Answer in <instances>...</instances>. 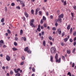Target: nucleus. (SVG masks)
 <instances>
[{"mask_svg": "<svg viewBox=\"0 0 76 76\" xmlns=\"http://www.w3.org/2000/svg\"><path fill=\"white\" fill-rule=\"evenodd\" d=\"M58 54H56L55 57V58L56 60V62L58 63H60L61 62V58H59V59H58Z\"/></svg>", "mask_w": 76, "mask_h": 76, "instance_id": "obj_1", "label": "nucleus"}, {"mask_svg": "<svg viewBox=\"0 0 76 76\" xmlns=\"http://www.w3.org/2000/svg\"><path fill=\"white\" fill-rule=\"evenodd\" d=\"M50 51L51 53L53 54H55L57 50H56V48L55 47H52L50 48Z\"/></svg>", "mask_w": 76, "mask_h": 76, "instance_id": "obj_2", "label": "nucleus"}, {"mask_svg": "<svg viewBox=\"0 0 76 76\" xmlns=\"http://www.w3.org/2000/svg\"><path fill=\"white\" fill-rule=\"evenodd\" d=\"M34 21H35L34 19H32L30 22V23L31 26L32 28L34 27L35 28V26L34 24Z\"/></svg>", "mask_w": 76, "mask_h": 76, "instance_id": "obj_3", "label": "nucleus"}, {"mask_svg": "<svg viewBox=\"0 0 76 76\" xmlns=\"http://www.w3.org/2000/svg\"><path fill=\"white\" fill-rule=\"evenodd\" d=\"M19 1L20 2V4L21 5L22 7H24L25 6V2L23 1H21L20 0H19Z\"/></svg>", "mask_w": 76, "mask_h": 76, "instance_id": "obj_4", "label": "nucleus"}, {"mask_svg": "<svg viewBox=\"0 0 76 76\" xmlns=\"http://www.w3.org/2000/svg\"><path fill=\"white\" fill-rule=\"evenodd\" d=\"M6 58L7 61H9L10 60V57L8 55L6 56Z\"/></svg>", "mask_w": 76, "mask_h": 76, "instance_id": "obj_5", "label": "nucleus"}, {"mask_svg": "<svg viewBox=\"0 0 76 76\" xmlns=\"http://www.w3.org/2000/svg\"><path fill=\"white\" fill-rule=\"evenodd\" d=\"M14 70L15 73H18L19 71V68H18L16 70V69H14Z\"/></svg>", "mask_w": 76, "mask_h": 76, "instance_id": "obj_6", "label": "nucleus"}, {"mask_svg": "<svg viewBox=\"0 0 76 76\" xmlns=\"http://www.w3.org/2000/svg\"><path fill=\"white\" fill-rule=\"evenodd\" d=\"M70 65H71V66L72 67H74L75 66V63H73L72 64V62H70Z\"/></svg>", "mask_w": 76, "mask_h": 76, "instance_id": "obj_7", "label": "nucleus"}, {"mask_svg": "<svg viewBox=\"0 0 76 76\" xmlns=\"http://www.w3.org/2000/svg\"><path fill=\"white\" fill-rule=\"evenodd\" d=\"M24 14H25V15L26 16V18H28V17H29L28 14V13H27V12H24Z\"/></svg>", "mask_w": 76, "mask_h": 76, "instance_id": "obj_8", "label": "nucleus"}, {"mask_svg": "<svg viewBox=\"0 0 76 76\" xmlns=\"http://www.w3.org/2000/svg\"><path fill=\"white\" fill-rule=\"evenodd\" d=\"M63 17H64V15L63 14L59 16V18H63Z\"/></svg>", "mask_w": 76, "mask_h": 76, "instance_id": "obj_9", "label": "nucleus"}, {"mask_svg": "<svg viewBox=\"0 0 76 76\" xmlns=\"http://www.w3.org/2000/svg\"><path fill=\"white\" fill-rule=\"evenodd\" d=\"M50 61L51 62H53V56H50Z\"/></svg>", "mask_w": 76, "mask_h": 76, "instance_id": "obj_10", "label": "nucleus"}, {"mask_svg": "<svg viewBox=\"0 0 76 76\" xmlns=\"http://www.w3.org/2000/svg\"><path fill=\"white\" fill-rule=\"evenodd\" d=\"M28 47H27L24 49V50L25 51H27L28 52Z\"/></svg>", "mask_w": 76, "mask_h": 76, "instance_id": "obj_11", "label": "nucleus"}, {"mask_svg": "<svg viewBox=\"0 0 76 76\" xmlns=\"http://www.w3.org/2000/svg\"><path fill=\"white\" fill-rule=\"evenodd\" d=\"M61 18H59L58 19V21L60 23H61Z\"/></svg>", "mask_w": 76, "mask_h": 76, "instance_id": "obj_12", "label": "nucleus"}, {"mask_svg": "<svg viewBox=\"0 0 76 76\" xmlns=\"http://www.w3.org/2000/svg\"><path fill=\"white\" fill-rule=\"evenodd\" d=\"M23 30H21L20 31V35H22V34H23Z\"/></svg>", "mask_w": 76, "mask_h": 76, "instance_id": "obj_13", "label": "nucleus"}, {"mask_svg": "<svg viewBox=\"0 0 76 76\" xmlns=\"http://www.w3.org/2000/svg\"><path fill=\"white\" fill-rule=\"evenodd\" d=\"M46 45V42H45V40H44L43 41V46H45Z\"/></svg>", "mask_w": 76, "mask_h": 76, "instance_id": "obj_14", "label": "nucleus"}, {"mask_svg": "<svg viewBox=\"0 0 76 76\" xmlns=\"http://www.w3.org/2000/svg\"><path fill=\"white\" fill-rule=\"evenodd\" d=\"M66 53L67 54H70V50H66Z\"/></svg>", "mask_w": 76, "mask_h": 76, "instance_id": "obj_15", "label": "nucleus"}, {"mask_svg": "<svg viewBox=\"0 0 76 76\" xmlns=\"http://www.w3.org/2000/svg\"><path fill=\"white\" fill-rule=\"evenodd\" d=\"M70 29V25H69L67 27V29L68 30H69Z\"/></svg>", "mask_w": 76, "mask_h": 76, "instance_id": "obj_16", "label": "nucleus"}, {"mask_svg": "<svg viewBox=\"0 0 76 76\" xmlns=\"http://www.w3.org/2000/svg\"><path fill=\"white\" fill-rule=\"evenodd\" d=\"M72 31H73V28H71L70 29V31H69V32L70 34H72Z\"/></svg>", "mask_w": 76, "mask_h": 76, "instance_id": "obj_17", "label": "nucleus"}, {"mask_svg": "<svg viewBox=\"0 0 76 76\" xmlns=\"http://www.w3.org/2000/svg\"><path fill=\"white\" fill-rule=\"evenodd\" d=\"M43 26L44 27V28H47V23H44L43 25Z\"/></svg>", "mask_w": 76, "mask_h": 76, "instance_id": "obj_18", "label": "nucleus"}, {"mask_svg": "<svg viewBox=\"0 0 76 76\" xmlns=\"http://www.w3.org/2000/svg\"><path fill=\"white\" fill-rule=\"evenodd\" d=\"M4 18H2L1 20V22H2V23H3V22H4Z\"/></svg>", "mask_w": 76, "mask_h": 76, "instance_id": "obj_19", "label": "nucleus"}, {"mask_svg": "<svg viewBox=\"0 0 76 76\" xmlns=\"http://www.w3.org/2000/svg\"><path fill=\"white\" fill-rule=\"evenodd\" d=\"M12 50H13V51H16V50H18V49H17L16 48H12Z\"/></svg>", "mask_w": 76, "mask_h": 76, "instance_id": "obj_20", "label": "nucleus"}, {"mask_svg": "<svg viewBox=\"0 0 76 76\" xmlns=\"http://www.w3.org/2000/svg\"><path fill=\"white\" fill-rule=\"evenodd\" d=\"M38 9H36V10L35 12V15H37L38 14Z\"/></svg>", "mask_w": 76, "mask_h": 76, "instance_id": "obj_21", "label": "nucleus"}, {"mask_svg": "<svg viewBox=\"0 0 76 76\" xmlns=\"http://www.w3.org/2000/svg\"><path fill=\"white\" fill-rule=\"evenodd\" d=\"M31 14H32V15L34 14V10H31Z\"/></svg>", "mask_w": 76, "mask_h": 76, "instance_id": "obj_22", "label": "nucleus"}, {"mask_svg": "<svg viewBox=\"0 0 76 76\" xmlns=\"http://www.w3.org/2000/svg\"><path fill=\"white\" fill-rule=\"evenodd\" d=\"M67 75H69V76H72V74L70 72H69L67 74Z\"/></svg>", "mask_w": 76, "mask_h": 76, "instance_id": "obj_23", "label": "nucleus"}, {"mask_svg": "<svg viewBox=\"0 0 76 76\" xmlns=\"http://www.w3.org/2000/svg\"><path fill=\"white\" fill-rule=\"evenodd\" d=\"M43 23H44V20L42 19L40 21V24H42Z\"/></svg>", "mask_w": 76, "mask_h": 76, "instance_id": "obj_24", "label": "nucleus"}, {"mask_svg": "<svg viewBox=\"0 0 76 76\" xmlns=\"http://www.w3.org/2000/svg\"><path fill=\"white\" fill-rule=\"evenodd\" d=\"M62 60H63L64 61H65V57H64V56H62Z\"/></svg>", "mask_w": 76, "mask_h": 76, "instance_id": "obj_25", "label": "nucleus"}, {"mask_svg": "<svg viewBox=\"0 0 76 76\" xmlns=\"http://www.w3.org/2000/svg\"><path fill=\"white\" fill-rule=\"evenodd\" d=\"M68 40V38H66L64 39V42H67Z\"/></svg>", "mask_w": 76, "mask_h": 76, "instance_id": "obj_26", "label": "nucleus"}, {"mask_svg": "<svg viewBox=\"0 0 76 76\" xmlns=\"http://www.w3.org/2000/svg\"><path fill=\"white\" fill-rule=\"evenodd\" d=\"M64 35H65V33L64 32H63L62 34L61 37H63L64 36Z\"/></svg>", "mask_w": 76, "mask_h": 76, "instance_id": "obj_27", "label": "nucleus"}, {"mask_svg": "<svg viewBox=\"0 0 76 76\" xmlns=\"http://www.w3.org/2000/svg\"><path fill=\"white\" fill-rule=\"evenodd\" d=\"M75 50H76V48H74L73 50L72 51V53H75Z\"/></svg>", "mask_w": 76, "mask_h": 76, "instance_id": "obj_28", "label": "nucleus"}, {"mask_svg": "<svg viewBox=\"0 0 76 76\" xmlns=\"http://www.w3.org/2000/svg\"><path fill=\"white\" fill-rule=\"evenodd\" d=\"M7 32L8 34H11V31H10V30L9 29L7 30Z\"/></svg>", "mask_w": 76, "mask_h": 76, "instance_id": "obj_29", "label": "nucleus"}, {"mask_svg": "<svg viewBox=\"0 0 76 76\" xmlns=\"http://www.w3.org/2000/svg\"><path fill=\"white\" fill-rule=\"evenodd\" d=\"M43 20H46V18L45 16H43V19H42Z\"/></svg>", "mask_w": 76, "mask_h": 76, "instance_id": "obj_30", "label": "nucleus"}, {"mask_svg": "<svg viewBox=\"0 0 76 76\" xmlns=\"http://www.w3.org/2000/svg\"><path fill=\"white\" fill-rule=\"evenodd\" d=\"M58 35H61V31L60 30L59 31H58Z\"/></svg>", "mask_w": 76, "mask_h": 76, "instance_id": "obj_31", "label": "nucleus"}, {"mask_svg": "<svg viewBox=\"0 0 76 76\" xmlns=\"http://www.w3.org/2000/svg\"><path fill=\"white\" fill-rule=\"evenodd\" d=\"M22 60H24L25 59V57L23 56L22 57Z\"/></svg>", "mask_w": 76, "mask_h": 76, "instance_id": "obj_32", "label": "nucleus"}, {"mask_svg": "<svg viewBox=\"0 0 76 76\" xmlns=\"http://www.w3.org/2000/svg\"><path fill=\"white\" fill-rule=\"evenodd\" d=\"M52 30H53V31H56V28L55 27H53Z\"/></svg>", "mask_w": 76, "mask_h": 76, "instance_id": "obj_33", "label": "nucleus"}, {"mask_svg": "<svg viewBox=\"0 0 76 76\" xmlns=\"http://www.w3.org/2000/svg\"><path fill=\"white\" fill-rule=\"evenodd\" d=\"M67 4V3H66V1H65L64 2V6H66Z\"/></svg>", "mask_w": 76, "mask_h": 76, "instance_id": "obj_34", "label": "nucleus"}, {"mask_svg": "<svg viewBox=\"0 0 76 76\" xmlns=\"http://www.w3.org/2000/svg\"><path fill=\"white\" fill-rule=\"evenodd\" d=\"M73 35L74 36H76V31H75L74 32Z\"/></svg>", "mask_w": 76, "mask_h": 76, "instance_id": "obj_35", "label": "nucleus"}, {"mask_svg": "<svg viewBox=\"0 0 76 76\" xmlns=\"http://www.w3.org/2000/svg\"><path fill=\"white\" fill-rule=\"evenodd\" d=\"M11 5L12 6H14L15 5V3H12Z\"/></svg>", "mask_w": 76, "mask_h": 76, "instance_id": "obj_36", "label": "nucleus"}, {"mask_svg": "<svg viewBox=\"0 0 76 76\" xmlns=\"http://www.w3.org/2000/svg\"><path fill=\"white\" fill-rule=\"evenodd\" d=\"M14 45L15 46H17L18 44H17V43H16V42H14Z\"/></svg>", "mask_w": 76, "mask_h": 76, "instance_id": "obj_37", "label": "nucleus"}, {"mask_svg": "<svg viewBox=\"0 0 76 76\" xmlns=\"http://www.w3.org/2000/svg\"><path fill=\"white\" fill-rule=\"evenodd\" d=\"M37 30L38 31V32H40V31H41V28H37Z\"/></svg>", "mask_w": 76, "mask_h": 76, "instance_id": "obj_38", "label": "nucleus"}, {"mask_svg": "<svg viewBox=\"0 0 76 76\" xmlns=\"http://www.w3.org/2000/svg\"><path fill=\"white\" fill-rule=\"evenodd\" d=\"M39 15H40V16H41V15H42V12L41 11H39Z\"/></svg>", "mask_w": 76, "mask_h": 76, "instance_id": "obj_39", "label": "nucleus"}, {"mask_svg": "<svg viewBox=\"0 0 76 76\" xmlns=\"http://www.w3.org/2000/svg\"><path fill=\"white\" fill-rule=\"evenodd\" d=\"M71 16H72V18H73V17H74V15H74V13L72 12L71 13Z\"/></svg>", "mask_w": 76, "mask_h": 76, "instance_id": "obj_40", "label": "nucleus"}, {"mask_svg": "<svg viewBox=\"0 0 76 76\" xmlns=\"http://www.w3.org/2000/svg\"><path fill=\"white\" fill-rule=\"evenodd\" d=\"M24 64V61L22 62L20 64V65L22 66V65H23Z\"/></svg>", "mask_w": 76, "mask_h": 76, "instance_id": "obj_41", "label": "nucleus"}, {"mask_svg": "<svg viewBox=\"0 0 76 76\" xmlns=\"http://www.w3.org/2000/svg\"><path fill=\"white\" fill-rule=\"evenodd\" d=\"M73 7L74 9V10H76V6H75V5Z\"/></svg>", "mask_w": 76, "mask_h": 76, "instance_id": "obj_42", "label": "nucleus"}, {"mask_svg": "<svg viewBox=\"0 0 76 76\" xmlns=\"http://www.w3.org/2000/svg\"><path fill=\"white\" fill-rule=\"evenodd\" d=\"M5 11L6 12H7V7H5Z\"/></svg>", "mask_w": 76, "mask_h": 76, "instance_id": "obj_43", "label": "nucleus"}, {"mask_svg": "<svg viewBox=\"0 0 76 76\" xmlns=\"http://www.w3.org/2000/svg\"><path fill=\"white\" fill-rule=\"evenodd\" d=\"M32 70L33 72H35V69L34 68H33L32 69Z\"/></svg>", "mask_w": 76, "mask_h": 76, "instance_id": "obj_44", "label": "nucleus"}, {"mask_svg": "<svg viewBox=\"0 0 76 76\" xmlns=\"http://www.w3.org/2000/svg\"><path fill=\"white\" fill-rule=\"evenodd\" d=\"M69 41L71 42H73V39H69Z\"/></svg>", "mask_w": 76, "mask_h": 76, "instance_id": "obj_45", "label": "nucleus"}, {"mask_svg": "<svg viewBox=\"0 0 76 76\" xmlns=\"http://www.w3.org/2000/svg\"><path fill=\"white\" fill-rule=\"evenodd\" d=\"M4 41L3 40H1L0 41V42L1 44H3Z\"/></svg>", "mask_w": 76, "mask_h": 76, "instance_id": "obj_46", "label": "nucleus"}, {"mask_svg": "<svg viewBox=\"0 0 76 76\" xmlns=\"http://www.w3.org/2000/svg\"><path fill=\"white\" fill-rule=\"evenodd\" d=\"M61 45L62 46H64V43H63V42H61Z\"/></svg>", "mask_w": 76, "mask_h": 76, "instance_id": "obj_47", "label": "nucleus"}, {"mask_svg": "<svg viewBox=\"0 0 76 76\" xmlns=\"http://www.w3.org/2000/svg\"><path fill=\"white\" fill-rule=\"evenodd\" d=\"M27 53H29V54H31V51H30V50H28L27 51Z\"/></svg>", "mask_w": 76, "mask_h": 76, "instance_id": "obj_48", "label": "nucleus"}, {"mask_svg": "<svg viewBox=\"0 0 76 76\" xmlns=\"http://www.w3.org/2000/svg\"><path fill=\"white\" fill-rule=\"evenodd\" d=\"M22 19H23V20H24V21H25V17H22Z\"/></svg>", "mask_w": 76, "mask_h": 76, "instance_id": "obj_49", "label": "nucleus"}, {"mask_svg": "<svg viewBox=\"0 0 76 76\" xmlns=\"http://www.w3.org/2000/svg\"><path fill=\"white\" fill-rule=\"evenodd\" d=\"M23 39H24V41H26V38L25 37H24Z\"/></svg>", "mask_w": 76, "mask_h": 76, "instance_id": "obj_50", "label": "nucleus"}, {"mask_svg": "<svg viewBox=\"0 0 76 76\" xmlns=\"http://www.w3.org/2000/svg\"><path fill=\"white\" fill-rule=\"evenodd\" d=\"M15 41H18V38L17 37H15Z\"/></svg>", "mask_w": 76, "mask_h": 76, "instance_id": "obj_51", "label": "nucleus"}, {"mask_svg": "<svg viewBox=\"0 0 76 76\" xmlns=\"http://www.w3.org/2000/svg\"><path fill=\"white\" fill-rule=\"evenodd\" d=\"M49 39H50V40H52V37H51V36H50V37H49Z\"/></svg>", "mask_w": 76, "mask_h": 76, "instance_id": "obj_52", "label": "nucleus"}, {"mask_svg": "<svg viewBox=\"0 0 76 76\" xmlns=\"http://www.w3.org/2000/svg\"><path fill=\"white\" fill-rule=\"evenodd\" d=\"M50 18L51 19H53V15H51L50 16Z\"/></svg>", "mask_w": 76, "mask_h": 76, "instance_id": "obj_53", "label": "nucleus"}, {"mask_svg": "<svg viewBox=\"0 0 76 76\" xmlns=\"http://www.w3.org/2000/svg\"><path fill=\"white\" fill-rule=\"evenodd\" d=\"M13 71H11L10 72V75H13Z\"/></svg>", "mask_w": 76, "mask_h": 76, "instance_id": "obj_54", "label": "nucleus"}, {"mask_svg": "<svg viewBox=\"0 0 76 76\" xmlns=\"http://www.w3.org/2000/svg\"><path fill=\"white\" fill-rule=\"evenodd\" d=\"M55 26L57 27V26H58V23H57V22H56L55 24Z\"/></svg>", "mask_w": 76, "mask_h": 76, "instance_id": "obj_55", "label": "nucleus"}, {"mask_svg": "<svg viewBox=\"0 0 76 76\" xmlns=\"http://www.w3.org/2000/svg\"><path fill=\"white\" fill-rule=\"evenodd\" d=\"M15 76H19V73H17L15 75Z\"/></svg>", "mask_w": 76, "mask_h": 76, "instance_id": "obj_56", "label": "nucleus"}, {"mask_svg": "<svg viewBox=\"0 0 76 76\" xmlns=\"http://www.w3.org/2000/svg\"><path fill=\"white\" fill-rule=\"evenodd\" d=\"M73 45L74 46H75V45H76V42H74V43H73Z\"/></svg>", "mask_w": 76, "mask_h": 76, "instance_id": "obj_57", "label": "nucleus"}, {"mask_svg": "<svg viewBox=\"0 0 76 76\" xmlns=\"http://www.w3.org/2000/svg\"><path fill=\"white\" fill-rule=\"evenodd\" d=\"M41 33L42 36H43V35H44V31H42Z\"/></svg>", "mask_w": 76, "mask_h": 76, "instance_id": "obj_58", "label": "nucleus"}, {"mask_svg": "<svg viewBox=\"0 0 76 76\" xmlns=\"http://www.w3.org/2000/svg\"><path fill=\"white\" fill-rule=\"evenodd\" d=\"M3 45H4L3 46V48H5V47H6V45H4V43H3Z\"/></svg>", "mask_w": 76, "mask_h": 76, "instance_id": "obj_59", "label": "nucleus"}, {"mask_svg": "<svg viewBox=\"0 0 76 76\" xmlns=\"http://www.w3.org/2000/svg\"><path fill=\"white\" fill-rule=\"evenodd\" d=\"M47 29H48V30H50V27L49 26H48L47 27Z\"/></svg>", "mask_w": 76, "mask_h": 76, "instance_id": "obj_60", "label": "nucleus"}, {"mask_svg": "<svg viewBox=\"0 0 76 76\" xmlns=\"http://www.w3.org/2000/svg\"><path fill=\"white\" fill-rule=\"evenodd\" d=\"M41 27V25H40V24H39L38 26V27L37 28H40V27Z\"/></svg>", "mask_w": 76, "mask_h": 76, "instance_id": "obj_61", "label": "nucleus"}, {"mask_svg": "<svg viewBox=\"0 0 76 76\" xmlns=\"http://www.w3.org/2000/svg\"><path fill=\"white\" fill-rule=\"evenodd\" d=\"M42 35V34H41V33H39V37H41Z\"/></svg>", "mask_w": 76, "mask_h": 76, "instance_id": "obj_62", "label": "nucleus"}, {"mask_svg": "<svg viewBox=\"0 0 76 76\" xmlns=\"http://www.w3.org/2000/svg\"><path fill=\"white\" fill-rule=\"evenodd\" d=\"M41 29H44V27L43 26H41Z\"/></svg>", "mask_w": 76, "mask_h": 76, "instance_id": "obj_63", "label": "nucleus"}, {"mask_svg": "<svg viewBox=\"0 0 76 76\" xmlns=\"http://www.w3.org/2000/svg\"><path fill=\"white\" fill-rule=\"evenodd\" d=\"M76 40V37H75V38L74 39V41H75Z\"/></svg>", "mask_w": 76, "mask_h": 76, "instance_id": "obj_64", "label": "nucleus"}]
</instances>
